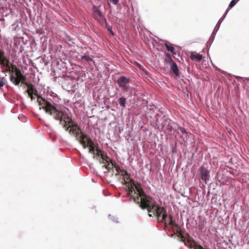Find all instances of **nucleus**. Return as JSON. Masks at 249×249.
<instances>
[{"label": "nucleus", "instance_id": "nucleus-1", "mask_svg": "<svg viewBox=\"0 0 249 249\" xmlns=\"http://www.w3.org/2000/svg\"><path fill=\"white\" fill-rule=\"evenodd\" d=\"M126 191L135 201L137 200L140 203L142 209L147 210L150 217L156 216L158 222L164 223L166 226L167 215L165 209L157 205L151 197L146 195L142 188H127Z\"/></svg>", "mask_w": 249, "mask_h": 249}, {"label": "nucleus", "instance_id": "nucleus-2", "mask_svg": "<svg viewBox=\"0 0 249 249\" xmlns=\"http://www.w3.org/2000/svg\"><path fill=\"white\" fill-rule=\"evenodd\" d=\"M38 100H42L45 104V106H42L43 109L50 115L53 116L55 120L59 121V124L66 131L70 130L73 121L66 111L57 109L54 106L45 99L39 97Z\"/></svg>", "mask_w": 249, "mask_h": 249}, {"label": "nucleus", "instance_id": "nucleus-3", "mask_svg": "<svg viewBox=\"0 0 249 249\" xmlns=\"http://www.w3.org/2000/svg\"><path fill=\"white\" fill-rule=\"evenodd\" d=\"M0 65L5 67L6 71L13 73L15 72V75L12 74L10 77V81L15 85L18 86L20 82L25 85H27L26 81V77L23 75L20 70L14 64H10V60L5 55L3 51L0 49Z\"/></svg>", "mask_w": 249, "mask_h": 249}, {"label": "nucleus", "instance_id": "nucleus-4", "mask_svg": "<svg viewBox=\"0 0 249 249\" xmlns=\"http://www.w3.org/2000/svg\"><path fill=\"white\" fill-rule=\"evenodd\" d=\"M198 170L200 183L202 187H205L210 183V171L203 166H201Z\"/></svg>", "mask_w": 249, "mask_h": 249}, {"label": "nucleus", "instance_id": "nucleus-5", "mask_svg": "<svg viewBox=\"0 0 249 249\" xmlns=\"http://www.w3.org/2000/svg\"><path fill=\"white\" fill-rule=\"evenodd\" d=\"M168 224L172 226H174L176 228V232L177 233H178V236L181 239V240L183 242H185V244L186 245V246H188L189 247V246L188 245V243L187 242L188 241V239L187 238V242H185V238L184 237V236L181 234V231H180V227L179 226H178V224H176L175 222V221L173 219V217L171 215H169V217H168ZM190 236H189L188 238H189ZM190 238H191L190 237Z\"/></svg>", "mask_w": 249, "mask_h": 249}, {"label": "nucleus", "instance_id": "nucleus-6", "mask_svg": "<svg viewBox=\"0 0 249 249\" xmlns=\"http://www.w3.org/2000/svg\"><path fill=\"white\" fill-rule=\"evenodd\" d=\"M27 86H28V89L27 90V92L28 93V94L29 96H30V97L31 98V100H33L34 99V97H33V94H34L35 95H36L37 96V101L39 105L40 106H41L42 107V106H45V104L44 103L43 101L39 100V101H38V99L39 97H40L42 99H43V98H42L40 95H39L37 94V91L36 90V89H34L33 88V85H28L27 84Z\"/></svg>", "mask_w": 249, "mask_h": 249}, {"label": "nucleus", "instance_id": "nucleus-7", "mask_svg": "<svg viewBox=\"0 0 249 249\" xmlns=\"http://www.w3.org/2000/svg\"><path fill=\"white\" fill-rule=\"evenodd\" d=\"M129 78H127L124 76H121L119 78H118L117 82L119 87L124 90L127 91L129 88Z\"/></svg>", "mask_w": 249, "mask_h": 249}, {"label": "nucleus", "instance_id": "nucleus-8", "mask_svg": "<svg viewBox=\"0 0 249 249\" xmlns=\"http://www.w3.org/2000/svg\"><path fill=\"white\" fill-rule=\"evenodd\" d=\"M120 173L123 177L124 183L126 185V187H137L135 185L134 181L130 179L129 174L125 170L122 169V171Z\"/></svg>", "mask_w": 249, "mask_h": 249}, {"label": "nucleus", "instance_id": "nucleus-9", "mask_svg": "<svg viewBox=\"0 0 249 249\" xmlns=\"http://www.w3.org/2000/svg\"><path fill=\"white\" fill-rule=\"evenodd\" d=\"M76 139L79 141L84 148L88 146V144L90 143L89 140H92L88 135L83 133H81L79 136H77Z\"/></svg>", "mask_w": 249, "mask_h": 249}, {"label": "nucleus", "instance_id": "nucleus-10", "mask_svg": "<svg viewBox=\"0 0 249 249\" xmlns=\"http://www.w3.org/2000/svg\"><path fill=\"white\" fill-rule=\"evenodd\" d=\"M93 16L94 18L97 20L106 21V19L101 11L98 7L94 6L93 7Z\"/></svg>", "mask_w": 249, "mask_h": 249}, {"label": "nucleus", "instance_id": "nucleus-11", "mask_svg": "<svg viewBox=\"0 0 249 249\" xmlns=\"http://www.w3.org/2000/svg\"><path fill=\"white\" fill-rule=\"evenodd\" d=\"M69 132L71 134L74 135L76 139L77 138V136H79L81 135V133H83L81 132L80 127L78 126V125L73 122H72L71 125V127L69 130Z\"/></svg>", "mask_w": 249, "mask_h": 249}, {"label": "nucleus", "instance_id": "nucleus-12", "mask_svg": "<svg viewBox=\"0 0 249 249\" xmlns=\"http://www.w3.org/2000/svg\"><path fill=\"white\" fill-rule=\"evenodd\" d=\"M187 242L190 248H194V249H205L201 245H198L192 238H188Z\"/></svg>", "mask_w": 249, "mask_h": 249}, {"label": "nucleus", "instance_id": "nucleus-13", "mask_svg": "<svg viewBox=\"0 0 249 249\" xmlns=\"http://www.w3.org/2000/svg\"><path fill=\"white\" fill-rule=\"evenodd\" d=\"M100 162L104 164V166L108 172L113 168L115 164V162H113L111 160H106L105 161Z\"/></svg>", "mask_w": 249, "mask_h": 249}, {"label": "nucleus", "instance_id": "nucleus-14", "mask_svg": "<svg viewBox=\"0 0 249 249\" xmlns=\"http://www.w3.org/2000/svg\"><path fill=\"white\" fill-rule=\"evenodd\" d=\"M167 122V121H164V122L162 123V124H163V126L165 127V129L168 130L169 131H172L173 129H175L176 126H177V124L173 122L169 123L167 126H166V124Z\"/></svg>", "mask_w": 249, "mask_h": 249}, {"label": "nucleus", "instance_id": "nucleus-15", "mask_svg": "<svg viewBox=\"0 0 249 249\" xmlns=\"http://www.w3.org/2000/svg\"><path fill=\"white\" fill-rule=\"evenodd\" d=\"M171 69L177 76H179V71L177 64L175 62L171 63Z\"/></svg>", "mask_w": 249, "mask_h": 249}, {"label": "nucleus", "instance_id": "nucleus-16", "mask_svg": "<svg viewBox=\"0 0 249 249\" xmlns=\"http://www.w3.org/2000/svg\"><path fill=\"white\" fill-rule=\"evenodd\" d=\"M190 58L192 60H197L198 61H200L203 57L202 55L199 54L196 52H192L190 55Z\"/></svg>", "mask_w": 249, "mask_h": 249}, {"label": "nucleus", "instance_id": "nucleus-17", "mask_svg": "<svg viewBox=\"0 0 249 249\" xmlns=\"http://www.w3.org/2000/svg\"><path fill=\"white\" fill-rule=\"evenodd\" d=\"M89 143L88 144L89 152L92 154H95V147L94 146L93 142L92 140H89Z\"/></svg>", "mask_w": 249, "mask_h": 249}, {"label": "nucleus", "instance_id": "nucleus-18", "mask_svg": "<svg viewBox=\"0 0 249 249\" xmlns=\"http://www.w3.org/2000/svg\"><path fill=\"white\" fill-rule=\"evenodd\" d=\"M81 59L84 62L89 63V62H93V60L88 55L84 54L81 56Z\"/></svg>", "mask_w": 249, "mask_h": 249}, {"label": "nucleus", "instance_id": "nucleus-19", "mask_svg": "<svg viewBox=\"0 0 249 249\" xmlns=\"http://www.w3.org/2000/svg\"><path fill=\"white\" fill-rule=\"evenodd\" d=\"M126 99L124 97H120L118 99V102L121 106L123 108H125L126 107Z\"/></svg>", "mask_w": 249, "mask_h": 249}, {"label": "nucleus", "instance_id": "nucleus-20", "mask_svg": "<svg viewBox=\"0 0 249 249\" xmlns=\"http://www.w3.org/2000/svg\"><path fill=\"white\" fill-rule=\"evenodd\" d=\"M165 46L168 51H170L173 53H174L175 49L174 47L169 45L167 43H165Z\"/></svg>", "mask_w": 249, "mask_h": 249}, {"label": "nucleus", "instance_id": "nucleus-21", "mask_svg": "<svg viewBox=\"0 0 249 249\" xmlns=\"http://www.w3.org/2000/svg\"><path fill=\"white\" fill-rule=\"evenodd\" d=\"M166 58L165 59L166 61L169 62V63H172L173 62H174L170 54L166 53Z\"/></svg>", "mask_w": 249, "mask_h": 249}, {"label": "nucleus", "instance_id": "nucleus-22", "mask_svg": "<svg viewBox=\"0 0 249 249\" xmlns=\"http://www.w3.org/2000/svg\"><path fill=\"white\" fill-rule=\"evenodd\" d=\"M102 161H105L106 160H110L109 158L107 156V154H105L103 152L102 155H101Z\"/></svg>", "mask_w": 249, "mask_h": 249}, {"label": "nucleus", "instance_id": "nucleus-23", "mask_svg": "<svg viewBox=\"0 0 249 249\" xmlns=\"http://www.w3.org/2000/svg\"><path fill=\"white\" fill-rule=\"evenodd\" d=\"M96 156L100 157L101 158V155H103L104 152H102V151L101 150L99 149L98 148H96Z\"/></svg>", "mask_w": 249, "mask_h": 249}, {"label": "nucleus", "instance_id": "nucleus-24", "mask_svg": "<svg viewBox=\"0 0 249 249\" xmlns=\"http://www.w3.org/2000/svg\"><path fill=\"white\" fill-rule=\"evenodd\" d=\"M237 1L236 0H232L229 5V9L232 8L236 4Z\"/></svg>", "mask_w": 249, "mask_h": 249}, {"label": "nucleus", "instance_id": "nucleus-25", "mask_svg": "<svg viewBox=\"0 0 249 249\" xmlns=\"http://www.w3.org/2000/svg\"><path fill=\"white\" fill-rule=\"evenodd\" d=\"M113 167H114L116 169V171L117 172L120 173L122 171L123 168H121L120 167H119L118 165H116L115 163Z\"/></svg>", "mask_w": 249, "mask_h": 249}, {"label": "nucleus", "instance_id": "nucleus-26", "mask_svg": "<svg viewBox=\"0 0 249 249\" xmlns=\"http://www.w3.org/2000/svg\"><path fill=\"white\" fill-rule=\"evenodd\" d=\"M108 4L110 5V2H112L114 5H117L119 0H107Z\"/></svg>", "mask_w": 249, "mask_h": 249}, {"label": "nucleus", "instance_id": "nucleus-27", "mask_svg": "<svg viewBox=\"0 0 249 249\" xmlns=\"http://www.w3.org/2000/svg\"><path fill=\"white\" fill-rule=\"evenodd\" d=\"M177 126L178 129V130H179L180 132H181L182 133H186V131L184 128L179 126H178V125Z\"/></svg>", "mask_w": 249, "mask_h": 249}, {"label": "nucleus", "instance_id": "nucleus-28", "mask_svg": "<svg viewBox=\"0 0 249 249\" xmlns=\"http://www.w3.org/2000/svg\"><path fill=\"white\" fill-rule=\"evenodd\" d=\"M5 85L4 82H3V78L0 81V88L2 87Z\"/></svg>", "mask_w": 249, "mask_h": 249}, {"label": "nucleus", "instance_id": "nucleus-29", "mask_svg": "<svg viewBox=\"0 0 249 249\" xmlns=\"http://www.w3.org/2000/svg\"><path fill=\"white\" fill-rule=\"evenodd\" d=\"M108 30L110 32V33L111 34L112 36H114V34L111 29L108 28Z\"/></svg>", "mask_w": 249, "mask_h": 249}, {"label": "nucleus", "instance_id": "nucleus-30", "mask_svg": "<svg viewBox=\"0 0 249 249\" xmlns=\"http://www.w3.org/2000/svg\"><path fill=\"white\" fill-rule=\"evenodd\" d=\"M228 11H229V10H228V9L226 11V14H225V15H224V16L223 18H225V17L226 16V14H227V13L228 12Z\"/></svg>", "mask_w": 249, "mask_h": 249}]
</instances>
